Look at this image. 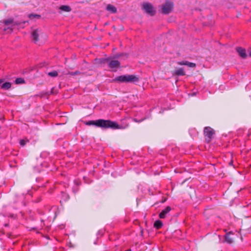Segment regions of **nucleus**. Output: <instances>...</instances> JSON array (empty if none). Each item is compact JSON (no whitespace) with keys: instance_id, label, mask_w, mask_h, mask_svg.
Masks as SVG:
<instances>
[{"instance_id":"14","label":"nucleus","mask_w":251,"mask_h":251,"mask_svg":"<svg viewBox=\"0 0 251 251\" xmlns=\"http://www.w3.org/2000/svg\"><path fill=\"white\" fill-rule=\"evenodd\" d=\"M163 226L162 222L160 220L156 221L154 223V226L157 229H160Z\"/></svg>"},{"instance_id":"17","label":"nucleus","mask_w":251,"mask_h":251,"mask_svg":"<svg viewBox=\"0 0 251 251\" xmlns=\"http://www.w3.org/2000/svg\"><path fill=\"white\" fill-rule=\"evenodd\" d=\"M15 83L17 84H23L25 83V80L23 78H17L16 79Z\"/></svg>"},{"instance_id":"3","label":"nucleus","mask_w":251,"mask_h":251,"mask_svg":"<svg viewBox=\"0 0 251 251\" xmlns=\"http://www.w3.org/2000/svg\"><path fill=\"white\" fill-rule=\"evenodd\" d=\"M43 37V33L40 30L36 29L32 31V42L38 46L43 44L45 42Z\"/></svg>"},{"instance_id":"2","label":"nucleus","mask_w":251,"mask_h":251,"mask_svg":"<svg viewBox=\"0 0 251 251\" xmlns=\"http://www.w3.org/2000/svg\"><path fill=\"white\" fill-rule=\"evenodd\" d=\"M114 80L120 82H136L139 81V78L133 75H122L116 77Z\"/></svg>"},{"instance_id":"30","label":"nucleus","mask_w":251,"mask_h":251,"mask_svg":"<svg viewBox=\"0 0 251 251\" xmlns=\"http://www.w3.org/2000/svg\"><path fill=\"white\" fill-rule=\"evenodd\" d=\"M250 56H251V52L250 53Z\"/></svg>"},{"instance_id":"1","label":"nucleus","mask_w":251,"mask_h":251,"mask_svg":"<svg viewBox=\"0 0 251 251\" xmlns=\"http://www.w3.org/2000/svg\"><path fill=\"white\" fill-rule=\"evenodd\" d=\"M88 126H95L102 128L119 129L120 126L116 122L110 120L99 119L96 121H89L85 122Z\"/></svg>"},{"instance_id":"10","label":"nucleus","mask_w":251,"mask_h":251,"mask_svg":"<svg viewBox=\"0 0 251 251\" xmlns=\"http://www.w3.org/2000/svg\"><path fill=\"white\" fill-rule=\"evenodd\" d=\"M177 64L179 65H186L191 68H194L196 67V64L188 62L187 61H179L177 63Z\"/></svg>"},{"instance_id":"19","label":"nucleus","mask_w":251,"mask_h":251,"mask_svg":"<svg viewBox=\"0 0 251 251\" xmlns=\"http://www.w3.org/2000/svg\"><path fill=\"white\" fill-rule=\"evenodd\" d=\"M68 74L71 75H80L81 72L78 71H75V72H69Z\"/></svg>"},{"instance_id":"21","label":"nucleus","mask_w":251,"mask_h":251,"mask_svg":"<svg viewBox=\"0 0 251 251\" xmlns=\"http://www.w3.org/2000/svg\"><path fill=\"white\" fill-rule=\"evenodd\" d=\"M39 229H41V228L34 227H32V231H36V232L37 233H39V232L38 231V230Z\"/></svg>"},{"instance_id":"20","label":"nucleus","mask_w":251,"mask_h":251,"mask_svg":"<svg viewBox=\"0 0 251 251\" xmlns=\"http://www.w3.org/2000/svg\"><path fill=\"white\" fill-rule=\"evenodd\" d=\"M29 141L27 139H22L20 141V144L21 146H24L26 144V142H28Z\"/></svg>"},{"instance_id":"22","label":"nucleus","mask_w":251,"mask_h":251,"mask_svg":"<svg viewBox=\"0 0 251 251\" xmlns=\"http://www.w3.org/2000/svg\"><path fill=\"white\" fill-rule=\"evenodd\" d=\"M144 119H140V120H137V119L134 118V119H133V121H134V122H137V123H140V122H141L143 121H144Z\"/></svg>"},{"instance_id":"9","label":"nucleus","mask_w":251,"mask_h":251,"mask_svg":"<svg viewBox=\"0 0 251 251\" xmlns=\"http://www.w3.org/2000/svg\"><path fill=\"white\" fill-rule=\"evenodd\" d=\"M236 51L238 53L239 55L243 58H245L247 57V55L246 54L245 49L241 47H238L236 48Z\"/></svg>"},{"instance_id":"6","label":"nucleus","mask_w":251,"mask_h":251,"mask_svg":"<svg viewBox=\"0 0 251 251\" xmlns=\"http://www.w3.org/2000/svg\"><path fill=\"white\" fill-rule=\"evenodd\" d=\"M142 8L145 11L151 16L154 15L155 11L153 9L152 5L150 3H145L143 4Z\"/></svg>"},{"instance_id":"29","label":"nucleus","mask_w":251,"mask_h":251,"mask_svg":"<svg viewBox=\"0 0 251 251\" xmlns=\"http://www.w3.org/2000/svg\"><path fill=\"white\" fill-rule=\"evenodd\" d=\"M31 14L29 15V18L31 17Z\"/></svg>"},{"instance_id":"11","label":"nucleus","mask_w":251,"mask_h":251,"mask_svg":"<svg viewBox=\"0 0 251 251\" xmlns=\"http://www.w3.org/2000/svg\"><path fill=\"white\" fill-rule=\"evenodd\" d=\"M173 75H178V76H183L185 75V72L184 71L183 68H179L177 70H176L174 71V72L173 73Z\"/></svg>"},{"instance_id":"26","label":"nucleus","mask_w":251,"mask_h":251,"mask_svg":"<svg viewBox=\"0 0 251 251\" xmlns=\"http://www.w3.org/2000/svg\"><path fill=\"white\" fill-rule=\"evenodd\" d=\"M40 17V15H39L32 14V18H39Z\"/></svg>"},{"instance_id":"4","label":"nucleus","mask_w":251,"mask_h":251,"mask_svg":"<svg viewBox=\"0 0 251 251\" xmlns=\"http://www.w3.org/2000/svg\"><path fill=\"white\" fill-rule=\"evenodd\" d=\"M203 132L206 142L210 143L215 133V130L211 127L206 126L204 128Z\"/></svg>"},{"instance_id":"27","label":"nucleus","mask_w":251,"mask_h":251,"mask_svg":"<svg viewBox=\"0 0 251 251\" xmlns=\"http://www.w3.org/2000/svg\"><path fill=\"white\" fill-rule=\"evenodd\" d=\"M4 81V79H0V87L1 88V85L2 84Z\"/></svg>"},{"instance_id":"28","label":"nucleus","mask_w":251,"mask_h":251,"mask_svg":"<svg viewBox=\"0 0 251 251\" xmlns=\"http://www.w3.org/2000/svg\"><path fill=\"white\" fill-rule=\"evenodd\" d=\"M196 95V93H193L192 94V96H195Z\"/></svg>"},{"instance_id":"24","label":"nucleus","mask_w":251,"mask_h":251,"mask_svg":"<svg viewBox=\"0 0 251 251\" xmlns=\"http://www.w3.org/2000/svg\"><path fill=\"white\" fill-rule=\"evenodd\" d=\"M109 61L108 58H105V59H100V63H104L105 61Z\"/></svg>"},{"instance_id":"23","label":"nucleus","mask_w":251,"mask_h":251,"mask_svg":"<svg viewBox=\"0 0 251 251\" xmlns=\"http://www.w3.org/2000/svg\"><path fill=\"white\" fill-rule=\"evenodd\" d=\"M12 22V21L11 20H6L4 22V23L6 25H8L9 24H11Z\"/></svg>"},{"instance_id":"15","label":"nucleus","mask_w":251,"mask_h":251,"mask_svg":"<svg viewBox=\"0 0 251 251\" xmlns=\"http://www.w3.org/2000/svg\"><path fill=\"white\" fill-rule=\"evenodd\" d=\"M230 233H228L225 236L226 241L229 244H231L233 242V239L230 237Z\"/></svg>"},{"instance_id":"8","label":"nucleus","mask_w":251,"mask_h":251,"mask_svg":"<svg viewBox=\"0 0 251 251\" xmlns=\"http://www.w3.org/2000/svg\"><path fill=\"white\" fill-rule=\"evenodd\" d=\"M172 208L170 206H168L166 208L163 209L159 214V217L160 219H164L167 217Z\"/></svg>"},{"instance_id":"25","label":"nucleus","mask_w":251,"mask_h":251,"mask_svg":"<svg viewBox=\"0 0 251 251\" xmlns=\"http://www.w3.org/2000/svg\"><path fill=\"white\" fill-rule=\"evenodd\" d=\"M104 231L102 230H100L98 232V234L100 235V236H102V235L103 234Z\"/></svg>"},{"instance_id":"7","label":"nucleus","mask_w":251,"mask_h":251,"mask_svg":"<svg viewBox=\"0 0 251 251\" xmlns=\"http://www.w3.org/2000/svg\"><path fill=\"white\" fill-rule=\"evenodd\" d=\"M120 63L118 60H112L108 63V67L111 69H115L116 71L117 69L119 67Z\"/></svg>"},{"instance_id":"5","label":"nucleus","mask_w":251,"mask_h":251,"mask_svg":"<svg viewBox=\"0 0 251 251\" xmlns=\"http://www.w3.org/2000/svg\"><path fill=\"white\" fill-rule=\"evenodd\" d=\"M173 8V2L167 0L165 3L162 6V13L164 14H168L171 12Z\"/></svg>"},{"instance_id":"13","label":"nucleus","mask_w":251,"mask_h":251,"mask_svg":"<svg viewBox=\"0 0 251 251\" xmlns=\"http://www.w3.org/2000/svg\"><path fill=\"white\" fill-rule=\"evenodd\" d=\"M11 87V84L10 82H7L3 83L1 85V89L4 90H8Z\"/></svg>"},{"instance_id":"16","label":"nucleus","mask_w":251,"mask_h":251,"mask_svg":"<svg viewBox=\"0 0 251 251\" xmlns=\"http://www.w3.org/2000/svg\"><path fill=\"white\" fill-rule=\"evenodd\" d=\"M60 9L66 11V12H69L71 10V8L67 5H62L60 7Z\"/></svg>"},{"instance_id":"18","label":"nucleus","mask_w":251,"mask_h":251,"mask_svg":"<svg viewBox=\"0 0 251 251\" xmlns=\"http://www.w3.org/2000/svg\"><path fill=\"white\" fill-rule=\"evenodd\" d=\"M48 75L51 77H56L58 75V73L56 71H53L52 72L48 73Z\"/></svg>"},{"instance_id":"12","label":"nucleus","mask_w":251,"mask_h":251,"mask_svg":"<svg viewBox=\"0 0 251 251\" xmlns=\"http://www.w3.org/2000/svg\"><path fill=\"white\" fill-rule=\"evenodd\" d=\"M106 9L111 13H116L117 11L116 7L110 4L107 5Z\"/></svg>"}]
</instances>
